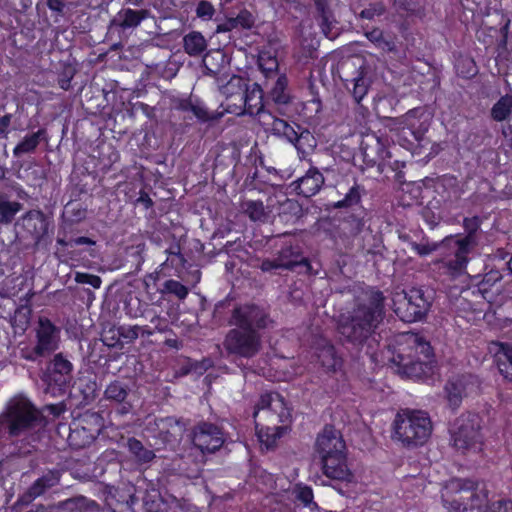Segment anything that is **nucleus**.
<instances>
[{"mask_svg":"<svg viewBox=\"0 0 512 512\" xmlns=\"http://www.w3.org/2000/svg\"><path fill=\"white\" fill-rule=\"evenodd\" d=\"M272 320L269 313L255 304L237 305L231 311L228 324L233 326L225 335L223 347L228 356L251 359L262 349L261 331Z\"/></svg>","mask_w":512,"mask_h":512,"instance_id":"nucleus-1","label":"nucleus"},{"mask_svg":"<svg viewBox=\"0 0 512 512\" xmlns=\"http://www.w3.org/2000/svg\"><path fill=\"white\" fill-rule=\"evenodd\" d=\"M384 300L381 291L371 289L339 319L338 329L342 337L359 349L366 347L367 354H372L377 344L376 330L385 316Z\"/></svg>","mask_w":512,"mask_h":512,"instance_id":"nucleus-2","label":"nucleus"},{"mask_svg":"<svg viewBox=\"0 0 512 512\" xmlns=\"http://www.w3.org/2000/svg\"><path fill=\"white\" fill-rule=\"evenodd\" d=\"M253 417L260 441L269 448L286 431V427L280 424L290 420L291 412L280 394L268 393L260 397Z\"/></svg>","mask_w":512,"mask_h":512,"instance_id":"nucleus-3","label":"nucleus"},{"mask_svg":"<svg viewBox=\"0 0 512 512\" xmlns=\"http://www.w3.org/2000/svg\"><path fill=\"white\" fill-rule=\"evenodd\" d=\"M443 506L449 512H483L487 494L470 479H452L441 491Z\"/></svg>","mask_w":512,"mask_h":512,"instance_id":"nucleus-4","label":"nucleus"},{"mask_svg":"<svg viewBox=\"0 0 512 512\" xmlns=\"http://www.w3.org/2000/svg\"><path fill=\"white\" fill-rule=\"evenodd\" d=\"M407 349V353H398L393 358L398 371L410 378H421L428 374L434 355L430 343L418 334H411L407 338Z\"/></svg>","mask_w":512,"mask_h":512,"instance_id":"nucleus-5","label":"nucleus"},{"mask_svg":"<svg viewBox=\"0 0 512 512\" xmlns=\"http://www.w3.org/2000/svg\"><path fill=\"white\" fill-rule=\"evenodd\" d=\"M432 432V423L424 411L404 410L394 420V436L408 447L423 445Z\"/></svg>","mask_w":512,"mask_h":512,"instance_id":"nucleus-6","label":"nucleus"},{"mask_svg":"<svg viewBox=\"0 0 512 512\" xmlns=\"http://www.w3.org/2000/svg\"><path fill=\"white\" fill-rule=\"evenodd\" d=\"M261 118V126L266 132L293 144L302 156L309 154L316 147L317 142L313 134L299 124L289 123L273 114H263Z\"/></svg>","mask_w":512,"mask_h":512,"instance_id":"nucleus-7","label":"nucleus"},{"mask_svg":"<svg viewBox=\"0 0 512 512\" xmlns=\"http://www.w3.org/2000/svg\"><path fill=\"white\" fill-rule=\"evenodd\" d=\"M37 419V411L23 395L13 397L0 415V437L5 433L17 435Z\"/></svg>","mask_w":512,"mask_h":512,"instance_id":"nucleus-8","label":"nucleus"},{"mask_svg":"<svg viewBox=\"0 0 512 512\" xmlns=\"http://www.w3.org/2000/svg\"><path fill=\"white\" fill-rule=\"evenodd\" d=\"M394 312L404 322L421 320L429 309V302L421 289L412 288L408 292L396 293L393 298Z\"/></svg>","mask_w":512,"mask_h":512,"instance_id":"nucleus-9","label":"nucleus"},{"mask_svg":"<svg viewBox=\"0 0 512 512\" xmlns=\"http://www.w3.org/2000/svg\"><path fill=\"white\" fill-rule=\"evenodd\" d=\"M479 429L480 423L477 415L462 414L455 420L451 432L454 447L462 452L477 449L481 443Z\"/></svg>","mask_w":512,"mask_h":512,"instance_id":"nucleus-10","label":"nucleus"},{"mask_svg":"<svg viewBox=\"0 0 512 512\" xmlns=\"http://www.w3.org/2000/svg\"><path fill=\"white\" fill-rule=\"evenodd\" d=\"M225 442L221 427L209 422H199L193 429V444L203 453L219 450Z\"/></svg>","mask_w":512,"mask_h":512,"instance_id":"nucleus-11","label":"nucleus"},{"mask_svg":"<svg viewBox=\"0 0 512 512\" xmlns=\"http://www.w3.org/2000/svg\"><path fill=\"white\" fill-rule=\"evenodd\" d=\"M71 363L61 355H56L53 359L52 367L45 372L41 379L46 385L45 392L52 396H58L66 386L69 374L71 372Z\"/></svg>","mask_w":512,"mask_h":512,"instance_id":"nucleus-12","label":"nucleus"},{"mask_svg":"<svg viewBox=\"0 0 512 512\" xmlns=\"http://www.w3.org/2000/svg\"><path fill=\"white\" fill-rule=\"evenodd\" d=\"M477 388V378L471 374L460 375L451 378L445 386L449 405L453 409L458 408L463 397L467 396L469 393H472Z\"/></svg>","mask_w":512,"mask_h":512,"instance_id":"nucleus-13","label":"nucleus"},{"mask_svg":"<svg viewBox=\"0 0 512 512\" xmlns=\"http://www.w3.org/2000/svg\"><path fill=\"white\" fill-rule=\"evenodd\" d=\"M323 474L338 481L350 482L352 480V473L347 467L346 457L343 452L333 453V455L321 456Z\"/></svg>","mask_w":512,"mask_h":512,"instance_id":"nucleus-14","label":"nucleus"},{"mask_svg":"<svg viewBox=\"0 0 512 512\" xmlns=\"http://www.w3.org/2000/svg\"><path fill=\"white\" fill-rule=\"evenodd\" d=\"M205 74L223 81L228 76L230 59L223 50L215 49L207 52L203 58Z\"/></svg>","mask_w":512,"mask_h":512,"instance_id":"nucleus-15","label":"nucleus"},{"mask_svg":"<svg viewBox=\"0 0 512 512\" xmlns=\"http://www.w3.org/2000/svg\"><path fill=\"white\" fill-rule=\"evenodd\" d=\"M37 344L35 353L43 356L51 353L58 347V331L55 326L47 319H40L37 328Z\"/></svg>","mask_w":512,"mask_h":512,"instance_id":"nucleus-16","label":"nucleus"},{"mask_svg":"<svg viewBox=\"0 0 512 512\" xmlns=\"http://www.w3.org/2000/svg\"><path fill=\"white\" fill-rule=\"evenodd\" d=\"M244 107L241 109V115L248 114L255 116L261 125V117L263 114H272L265 109L264 94L261 86L254 83L251 87H247L244 94Z\"/></svg>","mask_w":512,"mask_h":512,"instance_id":"nucleus-17","label":"nucleus"},{"mask_svg":"<svg viewBox=\"0 0 512 512\" xmlns=\"http://www.w3.org/2000/svg\"><path fill=\"white\" fill-rule=\"evenodd\" d=\"M316 8L315 19L321 28L322 33L330 40L339 35L337 20L329 7L328 0H313Z\"/></svg>","mask_w":512,"mask_h":512,"instance_id":"nucleus-18","label":"nucleus"},{"mask_svg":"<svg viewBox=\"0 0 512 512\" xmlns=\"http://www.w3.org/2000/svg\"><path fill=\"white\" fill-rule=\"evenodd\" d=\"M455 249L454 258L444 259L438 262V268L441 274L454 279L465 272L468 263V254L471 250L459 245H448Z\"/></svg>","mask_w":512,"mask_h":512,"instance_id":"nucleus-19","label":"nucleus"},{"mask_svg":"<svg viewBox=\"0 0 512 512\" xmlns=\"http://www.w3.org/2000/svg\"><path fill=\"white\" fill-rule=\"evenodd\" d=\"M345 443L338 430L332 426H326L319 434L316 441V450L320 457L325 455H333V453L343 452Z\"/></svg>","mask_w":512,"mask_h":512,"instance_id":"nucleus-20","label":"nucleus"},{"mask_svg":"<svg viewBox=\"0 0 512 512\" xmlns=\"http://www.w3.org/2000/svg\"><path fill=\"white\" fill-rule=\"evenodd\" d=\"M247 81L237 75H233L227 83L219 85V90L226 99H231L232 96H237V102L234 103L235 108L230 109L229 113L241 115V109L244 107V94L247 90Z\"/></svg>","mask_w":512,"mask_h":512,"instance_id":"nucleus-21","label":"nucleus"},{"mask_svg":"<svg viewBox=\"0 0 512 512\" xmlns=\"http://www.w3.org/2000/svg\"><path fill=\"white\" fill-rule=\"evenodd\" d=\"M323 184L324 177L316 167H311L305 175L293 182L297 193L304 197H311L318 193Z\"/></svg>","mask_w":512,"mask_h":512,"instance_id":"nucleus-22","label":"nucleus"},{"mask_svg":"<svg viewBox=\"0 0 512 512\" xmlns=\"http://www.w3.org/2000/svg\"><path fill=\"white\" fill-rule=\"evenodd\" d=\"M489 349L494 353L500 374L512 383V345L492 342Z\"/></svg>","mask_w":512,"mask_h":512,"instance_id":"nucleus-23","label":"nucleus"},{"mask_svg":"<svg viewBox=\"0 0 512 512\" xmlns=\"http://www.w3.org/2000/svg\"><path fill=\"white\" fill-rule=\"evenodd\" d=\"M364 160L371 165H375L386 158H390V152L386 149L382 140L375 136H367L361 145Z\"/></svg>","mask_w":512,"mask_h":512,"instance_id":"nucleus-24","label":"nucleus"},{"mask_svg":"<svg viewBox=\"0 0 512 512\" xmlns=\"http://www.w3.org/2000/svg\"><path fill=\"white\" fill-rule=\"evenodd\" d=\"M463 227L465 229L466 235L464 237H447L445 238L441 244L443 245H459L461 247L472 250L474 246L477 244L476 233L480 227V219L475 216L472 218H465L463 221Z\"/></svg>","mask_w":512,"mask_h":512,"instance_id":"nucleus-25","label":"nucleus"},{"mask_svg":"<svg viewBox=\"0 0 512 512\" xmlns=\"http://www.w3.org/2000/svg\"><path fill=\"white\" fill-rule=\"evenodd\" d=\"M22 226L36 239L47 233L48 224L44 214L39 210H31L22 217Z\"/></svg>","mask_w":512,"mask_h":512,"instance_id":"nucleus-26","label":"nucleus"},{"mask_svg":"<svg viewBox=\"0 0 512 512\" xmlns=\"http://www.w3.org/2000/svg\"><path fill=\"white\" fill-rule=\"evenodd\" d=\"M276 258L281 269L293 270L300 265L310 268L308 260L301 255L298 247L286 246L277 253Z\"/></svg>","mask_w":512,"mask_h":512,"instance_id":"nucleus-27","label":"nucleus"},{"mask_svg":"<svg viewBox=\"0 0 512 512\" xmlns=\"http://www.w3.org/2000/svg\"><path fill=\"white\" fill-rule=\"evenodd\" d=\"M159 436L164 443L176 442L183 433V427L173 417L160 418L156 420Z\"/></svg>","mask_w":512,"mask_h":512,"instance_id":"nucleus-28","label":"nucleus"},{"mask_svg":"<svg viewBox=\"0 0 512 512\" xmlns=\"http://www.w3.org/2000/svg\"><path fill=\"white\" fill-rule=\"evenodd\" d=\"M277 106L287 105L291 101L290 91L288 89V79L285 75L277 76L273 81L272 87L268 91V98Z\"/></svg>","mask_w":512,"mask_h":512,"instance_id":"nucleus-29","label":"nucleus"},{"mask_svg":"<svg viewBox=\"0 0 512 512\" xmlns=\"http://www.w3.org/2000/svg\"><path fill=\"white\" fill-rule=\"evenodd\" d=\"M99 433V428L88 429L79 424H74L68 437L71 446L82 448L91 444Z\"/></svg>","mask_w":512,"mask_h":512,"instance_id":"nucleus-30","label":"nucleus"},{"mask_svg":"<svg viewBox=\"0 0 512 512\" xmlns=\"http://www.w3.org/2000/svg\"><path fill=\"white\" fill-rule=\"evenodd\" d=\"M59 481V477L57 473L50 472L49 474L39 478L32 487L29 489L28 493L21 497L20 501L24 504L29 503L34 498L40 496L46 488L52 487L57 484Z\"/></svg>","mask_w":512,"mask_h":512,"instance_id":"nucleus-31","label":"nucleus"},{"mask_svg":"<svg viewBox=\"0 0 512 512\" xmlns=\"http://www.w3.org/2000/svg\"><path fill=\"white\" fill-rule=\"evenodd\" d=\"M207 45L206 39L198 31H191L183 37V48L189 56H200L207 49Z\"/></svg>","mask_w":512,"mask_h":512,"instance_id":"nucleus-32","label":"nucleus"},{"mask_svg":"<svg viewBox=\"0 0 512 512\" xmlns=\"http://www.w3.org/2000/svg\"><path fill=\"white\" fill-rule=\"evenodd\" d=\"M352 95L357 104L363 100L370 88L371 81L367 77V71L363 66L359 67L358 75L352 80Z\"/></svg>","mask_w":512,"mask_h":512,"instance_id":"nucleus-33","label":"nucleus"},{"mask_svg":"<svg viewBox=\"0 0 512 512\" xmlns=\"http://www.w3.org/2000/svg\"><path fill=\"white\" fill-rule=\"evenodd\" d=\"M512 113V95L506 94L492 106L491 118L497 122L507 120Z\"/></svg>","mask_w":512,"mask_h":512,"instance_id":"nucleus-34","label":"nucleus"},{"mask_svg":"<svg viewBox=\"0 0 512 512\" xmlns=\"http://www.w3.org/2000/svg\"><path fill=\"white\" fill-rule=\"evenodd\" d=\"M22 209V204L17 201H10L7 197L0 195V223L10 224L15 215Z\"/></svg>","mask_w":512,"mask_h":512,"instance_id":"nucleus-35","label":"nucleus"},{"mask_svg":"<svg viewBox=\"0 0 512 512\" xmlns=\"http://www.w3.org/2000/svg\"><path fill=\"white\" fill-rule=\"evenodd\" d=\"M253 22L252 15L247 11H243L239 13L237 17L230 18L224 23L218 25L217 31H230L237 27L250 28L253 25Z\"/></svg>","mask_w":512,"mask_h":512,"instance_id":"nucleus-36","label":"nucleus"},{"mask_svg":"<svg viewBox=\"0 0 512 512\" xmlns=\"http://www.w3.org/2000/svg\"><path fill=\"white\" fill-rule=\"evenodd\" d=\"M242 209L252 221L265 222L268 218V213L261 201H245L242 204Z\"/></svg>","mask_w":512,"mask_h":512,"instance_id":"nucleus-37","label":"nucleus"},{"mask_svg":"<svg viewBox=\"0 0 512 512\" xmlns=\"http://www.w3.org/2000/svg\"><path fill=\"white\" fill-rule=\"evenodd\" d=\"M302 216V207L292 199H287L280 206L279 218L285 222H294Z\"/></svg>","mask_w":512,"mask_h":512,"instance_id":"nucleus-38","label":"nucleus"},{"mask_svg":"<svg viewBox=\"0 0 512 512\" xmlns=\"http://www.w3.org/2000/svg\"><path fill=\"white\" fill-rule=\"evenodd\" d=\"M258 65L267 78L269 75L276 73L279 66L276 56L270 51L260 52Z\"/></svg>","mask_w":512,"mask_h":512,"instance_id":"nucleus-39","label":"nucleus"},{"mask_svg":"<svg viewBox=\"0 0 512 512\" xmlns=\"http://www.w3.org/2000/svg\"><path fill=\"white\" fill-rule=\"evenodd\" d=\"M292 494L297 501L303 504V506L308 507L311 510L317 508V504L313 501L314 496L311 487L297 484L293 488Z\"/></svg>","mask_w":512,"mask_h":512,"instance_id":"nucleus-40","label":"nucleus"},{"mask_svg":"<svg viewBox=\"0 0 512 512\" xmlns=\"http://www.w3.org/2000/svg\"><path fill=\"white\" fill-rule=\"evenodd\" d=\"M318 360L321 365L327 370H335L339 364V359L333 346L326 345L320 349L318 353Z\"/></svg>","mask_w":512,"mask_h":512,"instance_id":"nucleus-41","label":"nucleus"},{"mask_svg":"<svg viewBox=\"0 0 512 512\" xmlns=\"http://www.w3.org/2000/svg\"><path fill=\"white\" fill-rule=\"evenodd\" d=\"M364 225L363 217L351 214L342 222V230L347 236H355L362 231Z\"/></svg>","mask_w":512,"mask_h":512,"instance_id":"nucleus-42","label":"nucleus"},{"mask_svg":"<svg viewBox=\"0 0 512 512\" xmlns=\"http://www.w3.org/2000/svg\"><path fill=\"white\" fill-rule=\"evenodd\" d=\"M130 453H132L136 461L140 464H145L154 459L155 454L153 451L145 449L142 443L136 439L130 438Z\"/></svg>","mask_w":512,"mask_h":512,"instance_id":"nucleus-43","label":"nucleus"},{"mask_svg":"<svg viewBox=\"0 0 512 512\" xmlns=\"http://www.w3.org/2000/svg\"><path fill=\"white\" fill-rule=\"evenodd\" d=\"M130 243V250L135 249L132 253H130V258H133V261L130 259V264L135 265V270H139L141 264L144 261L142 253L145 249V243L140 236H134L130 238Z\"/></svg>","mask_w":512,"mask_h":512,"instance_id":"nucleus-44","label":"nucleus"},{"mask_svg":"<svg viewBox=\"0 0 512 512\" xmlns=\"http://www.w3.org/2000/svg\"><path fill=\"white\" fill-rule=\"evenodd\" d=\"M180 109L186 112H192L193 115L202 122L212 119L209 111L201 103H193L191 100L183 101Z\"/></svg>","mask_w":512,"mask_h":512,"instance_id":"nucleus-45","label":"nucleus"},{"mask_svg":"<svg viewBox=\"0 0 512 512\" xmlns=\"http://www.w3.org/2000/svg\"><path fill=\"white\" fill-rule=\"evenodd\" d=\"M161 293L172 294L175 295L179 300H184L189 293V289L179 281L170 279L163 283Z\"/></svg>","mask_w":512,"mask_h":512,"instance_id":"nucleus-46","label":"nucleus"},{"mask_svg":"<svg viewBox=\"0 0 512 512\" xmlns=\"http://www.w3.org/2000/svg\"><path fill=\"white\" fill-rule=\"evenodd\" d=\"M501 279L502 274L498 270H491L483 276L482 280L478 284V287L484 298H487V294H489L491 288L496 283L501 281Z\"/></svg>","mask_w":512,"mask_h":512,"instance_id":"nucleus-47","label":"nucleus"},{"mask_svg":"<svg viewBox=\"0 0 512 512\" xmlns=\"http://www.w3.org/2000/svg\"><path fill=\"white\" fill-rule=\"evenodd\" d=\"M40 132L26 136L14 149L15 155L33 151L39 144Z\"/></svg>","mask_w":512,"mask_h":512,"instance_id":"nucleus-48","label":"nucleus"},{"mask_svg":"<svg viewBox=\"0 0 512 512\" xmlns=\"http://www.w3.org/2000/svg\"><path fill=\"white\" fill-rule=\"evenodd\" d=\"M360 187L358 185L352 186L348 193L345 195L344 199L335 203V208H343L350 207L360 202Z\"/></svg>","mask_w":512,"mask_h":512,"instance_id":"nucleus-49","label":"nucleus"},{"mask_svg":"<svg viewBox=\"0 0 512 512\" xmlns=\"http://www.w3.org/2000/svg\"><path fill=\"white\" fill-rule=\"evenodd\" d=\"M168 253L167 262H170L171 265L175 268L184 267L186 263V259L181 253L180 245L175 243L166 250Z\"/></svg>","mask_w":512,"mask_h":512,"instance_id":"nucleus-50","label":"nucleus"},{"mask_svg":"<svg viewBox=\"0 0 512 512\" xmlns=\"http://www.w3.org/2000/svg\"><path fill=\"white\" fill-rule=\"evenodd\" d=\"M107 398L122 402L127 397L125 386L120 382L111 383L105 391Z\"/></svg>","mask_w":512,"mask_h":512,"instance_id":"nucleus-51","label":"nucleus"},{"mask_svg":"<svg viewBox=\"0 0 512 512\" xmlns=\"http://www.w3.org/2000/svg\"><path fill=\"white\" fill-rule=\"evenodd\" d=\"M386 12V7L382 2H375L369 4V6L365 9H363L359 17L363 19L372 20L376 16H381Z\"/></svg>","mask_w":512,"mask_h":512,"instance_id":"nucleus-52","label":"nucleus"},{"mask_svg":"<svg viewBox=\"0 0 512 512\" xmlns=\"http://www.w3.org/2000/svg\"><path fill=\"white\" fill-rule=\"evenodd\" d=\"M394 5L410 15L421 14V7L413 0H394Z\"/></svg>","mask_w":512,"mask_h":512,"instance_id":"nucleus-53","label":"nucleus"},{"mask_svg":"<svg viewBox=\"0 0 512 512\" xmlns=\"http://www.w3.org/2000/svg\"><path fill=\"white\" fill-rule=\"evenodd\" d=\"M410 246L419 256H426L436 251L439 244L429 243L428 241L423 243L410 242Z\"/></svg>","mask_w":512,"mask_h":512,"instance_id":"nucleus-54","label":"nucleus"},{"mask_svg":"<svg viewBox=\"0 0 512 512\" xmlns=\"http://www.w3.org/2000/svg\"><path fill=\"white\" fill-rule=\"evenodd\" d=\"M214 14H215V9L210 2H208L206 0H201L198 3L197 8H196V15L199 18L204 19V20H209L213 17Z\"/></svg>","mask_w":512,"mask_h":512,"instance_id":"nucleus-55","label":"nucleus"},{"mask_svg":"<svg viewBox=\"0 0 512 512\" xmlns=\"http://www.w3.org/2000/svg\"><path fill=\"white\" fill-rule=\"evenodd\" d=\"M75 280L81 284H89L93 288H99L102 283L100 277L87 273H77Z\"/></svg>","mask_w":512,"mask_h":512,"instance_id":"nucleus-56","label":"nucleus"},{"mask_svg":"<svg viewBox=\"0 0 512 512\" xmlns=\"http://www.w3.org/2000/svg\"><path fill=\"white\" fill-rule=\"evenodd\" d=\"M489 512H512V501L499 499L490 505Z\"/></svg>","mask_w":512,"mask_h":512,"instance_id":"nucleus-57","label":"nucleus"},{"mask_svg":"<svg viewBox=\"0 0 512 512\" xmlns=\"http://www.w3.org/2000/svg\"><path fill=\"white\" fill-rule=\"evenodd\" d=\"M148 18H150V13L146 9H141L137 11L130 10V28L136 27L141 22V20H146Z\"/></svg>","mask_w":512,"mask_h":512,"instance_id":"nucleus-58","label":"nucleus"},{"mask_svg":"<svg viewBox=\"0 0 512 512\" xmlns=\"http://www.w3.org/2000/svg\"><path fill=\"white\" fill-rule=\"evenodd\" d=\"M365 36L372 42L378 45H389V42L383 40V32L379 28H374L371 31L365 32Z\"/></svg>","mask_w":512,"mask_h":512,"instance_id":"nucleus-59","label":"nucleus"},{"mask_svg":"<svg viewBox=\"0 0 512 512\" xmlns=\"http://www.w3.org/2000/svg\"><path fill=\"white\" fill-rule=\"evenodd\" d=\"M278 265L279 262L276 257L274 259H264L260 265V269L263 272H270L274 269H281V267Z\"/></svg>","mask_w":512,"mask_h":512,"instance_id":"nucleus-60","label":"nucleus"},{"mask_svg":"<svg viewBox=\"0 0 512 512\" xmlns=\"http://www.w3.org/2000/svg\"><path fill=\"white\" fill-rule=\"evenodd\" d=\"M66 0H47V6L52 11L61 13L64 10Z\"/></svg>","mask_w":512,"mask_h":512,"instance_id":"nucleus-61","label":"nucleus"},{"mask_svg":"<svg viewBox=\"0 0 512 512\" xmlns=\"http://www.w3.org/2000/svg\"><path fill=\"white\" fill-rule=\"evenodd\" d=\"M137 204H142L144 208L152 206L153 202L147 193H142L141 196L136 200Z\"/></svg>","mask_w":512,"mask_h":512,"instance_id":"nucleus-62","label":"nucleus"},{"mask_svg":"<svg viewBox=\"0 0 512 512\" xmlns=\"http://www.w3.org/2000/svg\"><path fill=\"white\" fill-rule=\"evenodd\" d=\"M11 122L10 115L0 117V133H6Z\"/></svg>","mask_w":512,"mask_h":512,"instance_id":"nucleus-63","label":"nucleus"},{"mask_svg":"<svg viewBox=\"0 0 512 512\" xmlns=\"http://www.w3.org/2000/svg\"><path fill=\"white\" fill-rule=\"evenodd\" d=\"M73 244L74 245H85V244L91 245V244H94V242L88 237H78L73 240Z\"/></svg>","mask_w":512,"mask_h":512,"instance_id":"nucleus-64","label":"nucleus"}]
</instances>
